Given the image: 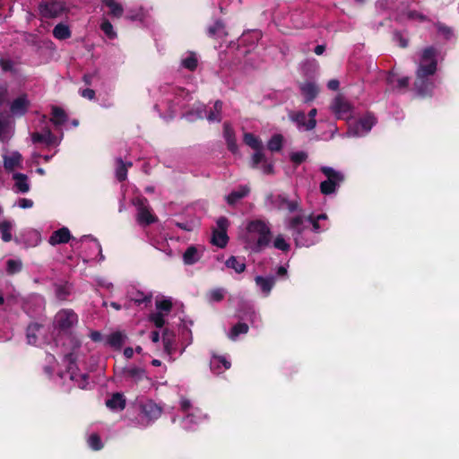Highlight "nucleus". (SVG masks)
I'll return each mask as SVG.
<instances>
[{"label": "nucleus", "mask_w": 459, "mask_h": 459, "mask_svg": "<svg viewBox=\"0 0 459 459\" xmlns=\"http://www.w3.org/2000/svg\"><path fill=\"white\" fill-rule=\"evenodd\" d=\"M273 247L276 248V249H279V250H281L283 252H288L290 248V246L289 243H287V241L285 240V238H283L282 235H278L274 240H273Z\"/></svg>", "instance_id": "46"}, {"label": "nucleus", "mask_w": 459, "mask_h": 459, "mask_svg": "<svg viewBox=\"0 0 459 459\" xmlns=\"http://www.w3.org/2000/svg\"><path fill=\"white\" fill-rule=\"evenodd\" d=\"M249 326L246 323L238 322L234 325L229 333V338L236 340L240 334H245L248 332Z\"/></svg>", "instance_id": "38"}, {"label": "nucleus", "mask_w": 459, "mask_h": 459, "mask_svg": "<svg viewBox=\"0 0 459 459\" xmlns=\"http://www.w3.org/2000/svg\"><path fill=\"white\" fill-rule=\"evenodd\" d=\"M100 29L104 32V34L110 39H116L117 36V32L113 29V25L107 19L102 20L100 23Z\"/></svg>", "instance_id": "42"}, {"label": "nucleus", "mask_w": 459, "mask_h": 459, "mask_svg": "<svg viewBox=\"0 0 459 459\" xmlns=\"http://www.w3.org/2000/svg\"><path fill=\"white\" fill-rule=\"evenodd\" d=\"M303 221V217L300 215L292 217L289 221L288 228L292 231V236L294 237L297 245L308 246V244L302 242V234L305 230Z\"/></svg>", "instance_id": "8"}, {"label": "nucleus", "mask_w": 459, "mask_h": 459, "mask_svg": "<svg viewBox=\"0 0 459 459\" xmlns=\"http://www.w3.org/2000/svg\"><path fill=\"white\" fill-rule=\"evenodd\" d=\"M70 378L78 384L79 388L85 389L88 385L89 375L86 373L75 374L74 372H72Z\"/></svg>", "instance_id": "44"}, {"label": "nucleus", "mask_w": 459, "mask_h": 459, "mask_svg": "<svg viewBox=\"0 0 459 459\" xmlns=\"http://www.w3.org/2000/svg\"><path fill=\"white\" fill-rule=\"evenodd\" d=\"M106 405L111 410L122 411L126 407V399L121 393H115L106 401Z\"/></svg>", "instance_id": "20"}, {"label": "nucleus", "mask_w": 459, "mask_h": 459, "mask_svg": "<svg viewBox=\"0 0 459 459\" xmlns=\"http://www.w3.org/2000/svg\"><path fill=\"white\" fill-rule=\"evenodd\" d=\"M126 339V335L124 333L116 331L108 335L107 344L112 348L120 349L125 343Z\"/></svg>", "instance_id": "22"}, {"label": "nucleus", "mask_w": 459, "mask_h": 459, "mask_svg": "<svg viewBox=\"0 0 459 459\" xmlns=\"http://www.w3.org/2000/svg\"><path fill=\"white\" fill-rule=\"evenodd\" d=\"M359 126L365 131L368 132L371 130L372 126L375 124V118L372 116H366L359 119Z\"/></svg>", "instance_id": "47"}, {"label": "nucleus", "mask_w": 459, "mask_h": 459, "mask_svg": "<svg viewBox=\"0 0 459 459\" xmlns=\"http://www.w3.org/2000/svg\"><path fill=\"white\" fill-rule=\"evenodd\" d=\"M262 169L264 174H273V165L272 163H268L267 160H264L262 163Z\"/></svg>", "instance_id": "60"}, {"label": "nucleus", "mask_w": 459, "mask_h": 459, "mask_svg": "<svg viewBox=\"0 0 459 459\" xmlns=\"http://www.w3.org/2000/svg\"><path fill=\"white\" fill-rule=\"evenodd\" d=\"M289 118L298 126L299 129L306 131L307 120L304 111H291L289 113Z\"/></svg>", "instance_id": "32"}, {"label": "nucleus", "mask_w": 459, "mask_h": 459, "mask_svg": "<svg viewBox=\"0 0 459 459\" xmlns=\"http://www.w3.org/2000/svg\"><path fill=\"white\" fill-rule=\"evenodd\" d=\"M247 231L252 235L256 234L257 239L251 246L255 253H260L269 247L272 241V231L269 225L262 220L250 221L247 225Z\"/></svg>", "instance_id": "2"}, {"label": "nucleus", "mask_w": 459, "mask_h": 459, "mask_svg": "<svg viewBox=\"0 0 459 459\" xmlns=\"http://www.w3.org/2000/svg\"><path fill=\"white\" fill-rule=\"evenodd\" d=\"M333 110L339 118L348 116L351 111V105L342 98H335L333 104Z\"/></svg>", "instance_id": "17"}, {"label": "nucleus", "mask_w": 459, "mask_h": 459, "mask_svg": "<svg viewBox=\"0 0 459 459\" xmlns=\"http://www.w3.org/2000/svg\"><path fill=\"white\" fill-rule=\"evenodd\" d=\"M283 136L281 134H274L267 143V148L271 152H279L282 148Z\"/></svg>", "instance_id": "41"}, {"label": "nucleus", "mask_w": 459, "mask_h": 459, "mask_svg": "<svg viewBox=\"0 0 459 459\" xmlns=\"http://www.w3.org/2000/svg\"><path fill=\"white\" fill-rule=\"evenodd\" d=\"M230 366V361L224 356L214 355L210 361V368L216 375L221 374L224 370L229 369Z\"/></svg>", "instance_id": "13"}, {"label": "nucleus", "mask_w": 459, "mask_h": 459, "mask_svg": "<svg viewBox=\"0 0 459 459\" xmlns=\"http://www.w3.org/2000/svg\"><path fill=\"white\" fill-rule=\"evenodd\" d=\"M223 103L221 100H216L212 108L208 112L206 118L209 122H221Z\"/></svg>", "instance_id": "31"}, {"label": "nucleus", "mask_w": 459, "mask_h": 459, "mask_svg": "<svg viewBox=\"0 0 459 459\" xmlns=\"http://www.w3.org/2000/svg\"><path fill=\"white\" fill-rule=\"evenodd\" d=\"M30 106V102L28 100V95L26 93H22L13 100L10 105V111L15 116H24Z\"/></svg>", "instance_id": "9"}, {"label": "nucleus", "mask_w": 459, "mask_h": 459, "mask_svg": "<svg viewBox=\"0 0 459 459\" xmlns=\"http://www.w3.org/2000/svg\"><path fill=\"white\" fill-rule=\"evenodd\" d=\"M266 160L264 154L262 151H255V152L252 156L251 167L255 169L260 163H263Z\"/></svg>", "instance_id": "52"}, {"label": "nucleus", "mask_w": 459, "mask_h": 459, "mask_svg": "<svg viewBox=\"0 0 459 459\" xmlns=\"http://www.w3.org/2000/svg\"><path fill=\"white\" fill-rule=\"evenodd\" d=\"M53 36L57 39H67L71 37V30L67 25L58 23L53 29Z\"/></svg>", "instance_id": "34"}, {"label": "nucleus", "mask_w": 459, "mask_h": 459, "mask_svg": "<svg viewBox=\"0 0 459 459\" xmlns=\"http://www.w3.org/2000/svg\"><path fill=\"white\" fill-rule=\"evenodd\" d=\"M22 270V262L20 259H8L6 261V273L13 275Z\"/></svg>", "instance_id": "39"}, {"label": "nucleus", "mask_w": 459, "mask_h": 459, "mask_svg": "<svg viewBox=\"0 0 459 459\" xmlns=\"http://www.w3.org/2000/svg\"><path fill=\"white\" fill-rule=\"evenodd\" d=\"M290 159L291 162H293L296 166H299L307 160V153L303 151L292 152L290 155Z\"/></svg>", "instance_id": "48"}, {"label": "nucleus", "mask_w": 459, "mask_h": 459, "mask_svg": "<svg viewBox=\"0 0 459 459\" xmlns=\"http://www.w3.org/2000/svg\"><path fill=\"white\" fill-rule=\"evenodd\" d=\"M228 268L233 269L237 273H241L246 270V264L244 257H237L234 255L230 256L225 262Z\"/></svg>", "instance_id": "25"}, {"label": "nucleus", "mask_w": 459, "mask_h": 459, "mask_svg": "<svg viewBox=\"0 0 459 459\" xmlns=\"http://www.w3.org/2000/svg\"><path fill=\"white\" fill-rule=\"evenodd\" d=\"M13 179L15 181L14 186L18 192L25 194L30 191L27 175L17 172L13 175Z\"/></svg>", "instance_id": "23"}, {"label": "nucleus", "mask_w": 459, "mask_h": 459, "mask_svg": "<svg viewBox=\"0 0 459 459\" xmlns=\"http://www.w3.org/2000/svg\"><path fill=\"white\" fill-rule=\"evenodd\" d=\"M277 201L279 203V208L286 209L290 212L301 211L299 202L298 200H289L285 195H278Z\"/></svg>", "instance_id": "18"}, {"label": "nucleus", "mask_w": 459, "mask_h": 459, "mask_svg": "<svg viewBox=\"0 0 459 459\" xmlns=\"http://www.w3.org/2000/svg\"><path fill=\"white\" fill-rule=\"evenodd\" d=\"M299 90L306 103L313 101L319 93L318 86L312 82H307L299 85Z\"/></svg>", "instance_id": "12"}, {"label": "nucleus", "mask_w": 459, "mask_h": 459, "mask_svg": "<svg viewBox=\"0 0 459 459\" xmlns=\"http://www.w3.org/2000/svg\"><path fill=\"white\" fill-rule=\"evenodd\" d=\"M33 201L31 199L21 198L19 200V206L22 209L31 208L33 206Z\"/></svg>", "instance_id": "59"}, {"label": "nucleus", "mask_w": 459, "mask_h": 459, "mask_svg": "<svg viewBox=\"0 0 459 459\" xmlns=\"http://www.w3.org/2000/svg\"><path fill=\"white\" fill-rule=\"evenodd\" d=\"M316 114H317L316 108H314L309 110V112L307 114L308 119H307V124L306 125V131H311L316 126Z\"/></svg>", "instance_id": "49"}, {"label": "nucleus", "mask_w": 459, "mask_h": 459, "mask_svg": "<svg viewBox=\"0 0 459 459\" xmlns=\"http://www.w3.org/2000/svg\"><path fill=\"white\" fill-rule=\"evenodd\" d=\"M22 156L18 152H13L11 155L4 156V167L5 170L11 172L16 168L22 166Z\"/></svg>", "instance_id": "16"}, {"label": "nucleus", "mask_w": 459, "mask_h": 459, "mask_svg": "<svg viewBox=\"0 0 459 459\" xmlns=\"http://www.w3.org/2000/svg\"><path fill=\"white\" fill-rule=\"evenodd\" d=\"M307 221L312 224L313 230L315 232H319L321 230L319 221L315 216H313L312 214L307 216Z\"/></svg>", "instance_id": "56"}, {"label": "nucleus", "mask_w": 459, "mask_h": 459, "mask_svg": "<svg viewBox=\"0 0 459 459\" xmlns=\"http://www.w3.org/2000/svg\"><path fill=\"white\" fill-rule=\"evenodd\" d=\"M103 4L108 7V14L113 18H120L123 16L124 8L121 4L115 0H103Z\"/></svg>", "instance_id": "30"}, {"label": "nucleus", "mask_w": 459, "mask_h": 459, "mask_svg": "<svg viewBox=\"0 0 459 459\" xmlns=\"http://www.w3.org/2000/svg\"><path fill=\"white\" fill-rule=\"evenodd\" d=\"M150 321L152 322L157 328H162L166 323L164 316L161 312H157L151 315Z\"/></svg>", "instance_id": "50"}, {"label": "nucleus", "mask_w": 459, "mask_h": 459, "mask_svg": "<svg viewBox=\"0 0 459 459\" xmlns=\"http://www.w3.org/2000/svg\"><path fill=\"white\" fill-rule=\"evenodd\" d=\"M201 259V255L195 246L188 247L183 254V262L185 264L192 265Z\"/></svg>", "instance_id": "19"}, {"label": "nucleus", "mask_w": 459, "mask_h": 459, "mask_svg": "<svg viewBox=\"0 0 459 459\" xmlns=\"http://www.w3.org/2000/svg\"><path fill=\"white\" fill-rule=\"evenodd\" d=\"M31 140L34 143H45L47 145H53L56 143V136L52 134L49 128H46L43 132H35L31 134Z\"/></svg>", "instance_id": "15"}, {"label": "nucleus", "mask_w": 459, "mask_h": 459, "mask_svg": "<svg viewBox=\"0 0 459 459\" xmlns=\"http://www.w3.org/2000/svg\"><path fill=\"white\" fill-rule=\"evenodd\" d=\"M244 143L255 151H263L262 141L252 133L244 134Z\"/></svg>", "instance_id": "35"}, {"label": "nucleus", "mask_w": 459, "mask_h": 459, "mask_svg": "<svg viewBox=\"0 0 459 459\" xmlns=\"http://www.w3.org/2000/svg\"><path fill=\"white\" fill-rule=\"evenodd\" d=\"M437 50L433 47L423 49L419 67L416 71L414 89L420 97H431L435 87L430 76L437 72Z\"/></svg>", "instance_id": "1"}, {"label": "nucleus", "mask_w": 459, "mask_h": 459, "mask_svg": "<svg viewBox=\"0 0 459 459\" xmlns=\"http://www.w3.org/2000/svg\"><path fill=\"white\" fill-rule=\"evenodd\" d=\"M394 36L398 39L399 46L401 48H404L408 46V40L406 39H404L400 32H395Z\"/></svg>", "instance_id": "64"}, {"label": "nucleus", "mask_w": 459, "mask_h": 459, "mask_svg": "<svg viewBox=\"0 0 459 459\" xmlns=\"http://www.w3.org/2000/svg\"><path fill=\"white\" fill-rule=\"evenodd\" d=\"M12 229L13 224L10 221L4 220L3 221H0L1 239L4 242H10L12 240Z\"/></svg>", "instance_id": "36"}, {"label": "nucleus", "mask_w": 459, "mask_h": 459, "mask_svg": "<svg viewBox=\"0 0 459 459\" xmlns=\"http://www.w3.org/2000/svg\"><path fill=\"white\" fill-rule=\"evenodd\" d=\"M71 239H74L70 230L66 227H63L55 230L49 237L48 243L51 246H56L60 244L68 243Z\"/></svg>", "instance_id": "11"}, {"label": "nucleus", "mask_w": 459, "mask_h": 459, "mask_svg": "<svg viewBox=\"0 0 459 459\" xmlns=\"http://www.w3.org/2000/svg\"><path fill=\"white\" fill-rule=\"evenodd\" d=\"M180 408L182 411L186 412L191 408V402L186 398L181 399Z\"/></svg>", "instance_id": "62"}, {"label": "nucleus", "mask_w": 459, "mask_h": 459, "mask_svg": "<svg viewBox=\"0 0 459 459\" xmlns=\"http://www.w3.org/2000/svg\"><path fill=\"white\" fill-rule=\"evenodd\" d=\"M141 412L149 420H157L161 415V408L153 401H146L140 405Z\"/></svg>", "instance_id": "10"}, {"label": "nucleus", "mask_w": 459, "mask_h": 459, "mask_svg": "<svg viewBox=\"0 0 459 459\" xmlns=\"http://www.w3.org/2000/svg\"><path fill=\"white\" fill-rule=\"evenodd\" d=\"M124 373L126 374V377L134 380L136 383L143 380L145 375L144 369L138 367L124 368Z\"/></svg>", "instance_id": "33"}, {"label": "nucleus", "mask_w": 459, "mask_h": 459, "mask_svg": "<svg viewBox=\"0 0 459 459\" xmlns=\"http://www.w3.org/2000/svg\"><path fill=\"white\" fill-rule=\"evenodd\" d=\"M410 79L409 77H402L397 80V88L399 89H405L409 86Z\"/></svg>", "instance_id": "61"}, {"label": "nucleus", "mask_w": 459, "mask_h": 459, "mask_svg": "<svg viewBox=\"0 0 459 459\" xmlns=\"http://www.w3.org/2000/svg\"><path fill=\"white\" fill-rule=\"evenodd\" d=\"M132 299L137 305H141L143 303L145 305H147L148 303L151 302L152 296L145 295L144 293L139 291L136 293V296L134 298H133Z\"/></svg>", "instance_id": "55"}, {"label": "nucleus", "mask_w": 459, "mask_h": 459, "mask_svg": "<svg viewBox=\"0 0 459 459\" xmlns=\"http://www.w3.org/2000/svg\"><path fill=\"white\" fill-rule=\"evenodd\" d=\"M117 169H116V178L119 182H123L127 178V169L128 168L133 166L132 162H124L121 158L117 159Z\"/></svg>", "instance_id": "28"}, {"label": "nucleus", "mask_w": 459, "mask_h": 459, "mask_svg": "<svg viewBox=\"0 0 459 459\" xmlns=\"http://www.w3.org/2000/svg\"><path fill=\"white\" fill-rule=\"evenodd\" d=\"M0 67L4 72L15 73L14 64L11 59L0 58Z\"/></svg>", "instance_id": "54"}, {"label": "nucleus", "mask_w": 459, "mask_h": 459, "mask_svg": "<svg viewBox=\"0 0 459 459\" xmlns=\"http://www.w3.org/2000/svg\"><path fill=\"white\" fill-rule=\"evenodd\" d=\"M172 302L169 299H162L160 301H156V307L160 311H164L166 313H169L172 309Z\"/></svg>", "instance_id": "53"}, {"label": "nucleus", "mask_w": 459, "mask_h": 459, "mask_svg": "<svg viewBox=\"0 0 459 459\" xmlns=\"http://www.w3.org/2000/svg\"><path fill=\"white\" fill-rule=\"evenodd\" d=\"M82 97L88 99L90 100L95 98V91L90 88L83 89L80 91Z\"/></svg>", "instance_id": "57"}, {"label": "nucleus", "mask_w": 459, "mask_h": 459, "mask_svg": "<svg viewBox=\"0 0 459 459\" xmlns=\"http://www.w3.org/2000/svg\"><path fill=\"white\" fill-rule=\"evenodd\" d=\"M255 281L261 290L264 294L268 295L275 283V278L273 276L263 277L258 275L255 278Z\"/></svg>", "instance_id": "21"}, {"label": "nucleus", "mask_w": 459, "mask_h": 459, "mask_svg": "<svg viewBox=\"0 0 459 459\" xmlns=\"http://www.w3.org/2000/svg\"><path fill=\"white\" fill-rule=\"evenodd\" d=\"M90 337L95 342H100L102 341V334L99 331H91L90 333Z\"/></svg>", "instance_id": "63"}, {"label": "nucleus", "mask_w": 459, "mask_h": 459, "mask_svg": "<svg viewBox=\"0 0 459 459\" xmlns=\"http://www.w3.org/2000/svg\"><path fill=\"white\" fill-rule=\"evenodd\" d=\"M223 134L229 151H230L232 153H236L238 152V144L235 138V134L233 129L228 124H224Z\"/></svg>", "instance_id": "24"}, {"label": "nucleus", "mask_w": 459, "mask_h": 459, "mask_svg": "<svg viewBox=\"0 0 459 459\" xmlns=\"http://www.w3.org/2000/svg\"><path fill=\"white\" fill-rule=\"evenodd\" d=\"M209 300L212 302H221L225 297V290L222 288L212 289L209 291Z\"/></svg>", "instance_id": "45"}, {"label": "nucleus", "mask_w": 459, "mask_h": 459, "mask_svg": "<svg viewBox=\"0 0 459 459\" xmlns=\"http://www.w3.org/2000/svg\"><path fill=\"white\" fill-rule=\"evenodd\" d=\"M250 192V189L247 186H241L238 190L232 191L226 197L227 203L230 205H234L238 200L246 197Z\"/></svg>", "instance_id": "26"}, {"label": "nucleus", "mask_w": 459, "mask_h": 459, "mask_svg": "<svg viewBox=\"0 0 459 459\" xmlns=\"http://www.w3.org/2000/svg\"><path fill=\"white\" fill-rule=\"evenodd\" d=\"M70 295V290L66 285H58L56 288V296L60 300H65Z\"/></svg>", "instance_id": "51"}, {"label": "nucleus", "mask_w": 459, "mask_h": 459, "mask_svg": "<svg viewBox=\"0 0 459 459\" xmlns=\"http://www.w3.org/2000/svg\"><path fill=\"white\" fill-rule=\"evenodd\" d=\"M181 65L188 71H195L198 65V59L195 54L191 52L186 58H183Z\"/></svg>", "instance_id": "40"}, {"label": "nucleus", "mask_w": 459, "mask_h": 459, "mask_svg": "<svg viewBox=\"0 0 459 459\" xmlns=\"http://www.w3.org/2000/svg\"><path fill=\"white\" fill-rule=\"evenodd\" d=\"M78 323L77 314L70 308L58 311L54 319L55 328L61 332H67Z\"/></svg>", "instance_id": "5"}, {"label": "nucleus", "mask_w": 459, "mask_h": 459, "mask_svg": "<svg viewBox=\"0 0 459 459\" xmlns=\"http://www.w3.org/2000/svg\"><path fill=\"white\" fill-rule=\"evenodd\" d=\"M65 4L59 1H42L39 4V14L45 19L57 18L65 12Z\"/></svg>", "instance_id": "6"}, {"label": "nucleus", "mask_w": 459, "mask_h": 459, "mask_svg": "<svg viewBox=\"0 0 459 459\" xmlns=\"http://www.w3.org/2000/svg\"><path fill=\"white\" fill-rule=\"evenodd\" d=\"M321 172L327 178L320 183V192L328 195L335 192L336 187L344 181V175L331 167L324 166Z\"/></svg>", "instance_id": "3"}, {"label": "nucleus", "mask_w": 459, "mask_h": 459, "mask_svg": "<svg viewBox=\"0 0 459 459\" xmlns=\"http://www.w3.org/2000/svg\"><path fill=\"white\" fill-rule=\"evenodd\" d=\"M42 328V325L39 323H30L26 328L27 342L30 345H35L38 342L37 333Z\"/></svg>", "instance_id": "27"}, {"label": "nucleus", "mask_w": 459, "mask_h": 459, "mask_svg": "<svg viewBox=\"0 0 459 459\" xmlns=\"http://www.w3.org/2000/svg\"><path fill=\"white\" fill-rule=\"evenodd\" d=\"M206 33L210 38L224 39L228 36L225 23L221 20H216L213 24L208 26Z\"/></svg>", "instance_id": "14"}, {"label": "nucleus", "mask_w": 459, "mask_h": 459, "mask_svg": "<svg viewBox=\"0 0 459 459\" xmlns=\"http://www.w3.org/2000/svg\"><path fill=\"white\" fill-rule=\"evenodd\" d=\"M133 204L136 207V221L140 226L146 227L158 221V217L152 212L146 197L140 196L134 198Z\"/></svg>", "instance_id": "4"}, {"label": "nucleus", "mask_w": 459, "mask_h": 459, "mask_svg": "<svg viewBox=\"0 0 459 459\" xmlns=\"http://www.w3.org/2000/svg\"><path fill=\"white\" fill-rule=\"evenodd\" d=\"M89 446L94 451H100L103 448V443L99 434L92 433L88 438Z\"/></svg>", "instance_id": "43"}, {"label": "nucleus", "mask_w": 459, "mask_h": 459, "mask_svg": "<svg viewBox=\"0 0 459 459\" xmlns=\"http://www.w3.org/2000/svg\"><path fill=\"white\" fill-rule=\"evenodd\" d=\"M51 116L52 117L50 118V121L55 126H62L67 120V115L65 112V110L62 108L57 107V106L52 107Z\"/></svg>", "instance_id": "29"}, {"label": "nucleus", "mask_w": 459, "mask_h": 459, "mask_svg": "<svg viewBox=\"0 0 459 459\" xmlns=\"http://www.w3.org/2000/svg\"><path fill=\"white\" fill-rule=\"evenodd\" d=\"M8 94V87L6 84H0V106L4 103Z\"/></svg>", "instance_id": "58"}, {"label": "nucleus", "mask_w": 459, "mask_h": 459, "mask_svg": "<svg viewBox=\"0 0 459 459\" xmlns=\"http://www.w3.org/2000/svg\"><path fill=\"white\" fill-rule=\"evenodd\" d=\"M218 230L212 231V243L221 248L227 246L229 237L227 235L228 219L220 217L217 220Z\"/></svg>", "instance_id": "7"}, {"label": "nucleus", "mask_w": 459, "mask_h": 459, "mask_svg": "<svg viewBox=\"0 0 459 459\" xmlns=\"http://www.w3.org/2000/svg\"><path fill=\"white\" fill-rule=\"evenodd\" d=\"M162 342L164 350L168 354H171L174 344V334L168 328H165L162 333Z\"/></svg>", "instance_id": "37"}]
</instances>
